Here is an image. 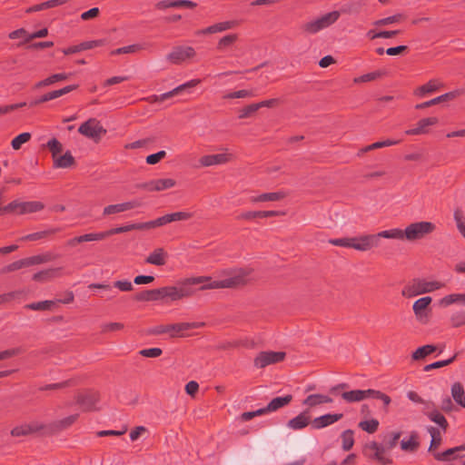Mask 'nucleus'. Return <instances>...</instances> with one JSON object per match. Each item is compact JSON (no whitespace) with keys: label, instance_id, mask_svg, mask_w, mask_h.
I'll use <instances>...</instances> for the list:
<instances>
[{"label":"nucleus","instance_id":"f257e3e1","mask_svg":"<svg viewBox=\"0 0 465 465\" xmlns=\"http://www.w3.org/2000/svg\"><path fill=\"white\" fill-rule=\"evenodd\" d=\"M245 284L244 272L242 270L226 271L216 278L209 277H186L179 282L177 287L171 291L178 289H235L241 288Z\"/></svg>","mask_w":465,"mask_h":465},{"label":"nucleus","instance_id":"f03ea898","mask_svg":"<svg viewBox=\"0 0 465 465\" xmlns=\"http://www.w3.org/2000/svg\"><path fill=\"white\" fill-rule=\"evenodd\" d=\"M436 229L434 223L427 221L411 223L405 228V241L414 242L425 239Z\"/></svg>","mask_w":465,"mask_h":465},{"label":"nucleus","instance_id":"7ed1b4c3","mask_svg":"<svg viewBox=\"0 0 465 465\" xmlns=\"http://www.w3.org/2000/svg\"><path fill=\"white\" fill-rule=\"evenodd\" d=\"M191 292H138L134 296L137 302H160L162 304H171L174 301L188 297Z\"/></svg>","mask_w":465,"mask_h":465},{"label":"nucleus","instance_id":"20e7f679","mask_svg":"<svg viewBox=\"0 0 465 465\" xmlns=\"http://www.w3.org/2000/svg\"><path fill=\"white\" fill-rule=\"evenodd\" d=\"M339 11H332L316 17L302 25L303 30L309 35H315L318 32L333 25L340 17Z\"/></svg>","mask_w":465,"mask_h":465},{"label":"nucleus","instance_id":"39448f33","mask_svg":"<svg viewBox=\"0 0 465 465\" xmlns=\"http://www.w3.org/2000/svg\"><path fill=\"white\" fill-rule=\"evenodd\" d=\"M52 257L48 253L36 254L15 261L2 269L3 273H9L24 270L32 266L40 265L51 261Z\"/></svg>","mask_w":465,"mask_h":465},{"label":"nucleus","instance_id":"423d86ee","mask_svg":"<svg viewBox=\"0 0 465 465\" xmlns=\"http://www.w3.org/2000/svg\"><path fill=\"white\" fill-rule=\"evenodd\" d=\"M78 132L84 137L98 142L106 133V130L96 118H89L79 126Z\"/></svg>","mask_w":465,"mask_h":465},{"label":"nucleus","instance_id":"0eeeda50","mask_svg":"<svg viewBox=\"0 0 465 465\" xmlns=\"http://www.w3.org/2000/svg\"><path fill=\"white\" fill-rule=\"evenodd\" d=\"M364 455L371 460H374L381 465H389L392 463V459L387 456V450L382 444L377 441H371L365 444L363 449Z\"/></svg>","mask_w":465,"mask_h":465},{"label":"nucleus","instance_id":"6e6552de","mask_svg":"<svg viewBox=\"0 0 465 465\" xmlns=\"http://www.w3.org/2000/svg\"><path fill=\"white\" fill-rule=\"evenodd\" d=\"M74 301V293L66 292L64 298L32 302L25 305L26 309L33 311H54L60 304H67Z\"/></svg>","mask_w":465,"mask_h":465},{"label":"nucleus","instance_id":"1a4fd4ad","mask_svg":"<svg viewBox=\"0 0 465 465\" xmlns=\"http://www.w3.org/2000/svg\"><path fill=\"white\" fill-rule=\"evenodd\" d=\"M285 357L286 353L284 351H261L254 358L253 364L256 368L263 369L268 365L282 361Z\"/></svg>","mask_w":465,"mask_h":465},{"label":"nucleus","instance_id":"9d476101","mask_svg":"<svg viewBox=\"0 0 465 465\" xmlns=\"http://www.w3.org/2000/svg\"><path fill=\"white\" fill-rule=\"evenodd\" d=\"M7 209L13 210L14 214H27L43 210L44 204L40 202L14 201L8 204Z\"/></svg>","mask_w":465,"mask_h":465},{"label":"nucleus","instance_id":"9b49d317","mask_svg":"<svg viewBox=\"0 0 465 465\" xmlns=\"http://www.w3.org/2000/svg\"><path fill=\"white\" fill-rule=\"evenodd\" d=\"M99 401L100 394L94 391H88L76 396V403L82 407L84 411L87 412L98 411L95 405Z\"/></svg>","mask_w":465,"mask_h":465},{"label":"nucleus","instance_id":"f8f14e48","mask_svg":"<svg viewBox=\"0 0 465 465\" xmlns=\"http://www.w3.org/2000/svg\"><path fill=\"white\" fill-rule=\"evenodd\" d=\"M194 54L195 51L191 46H176L167 54L166 59L173 64H181Z\"/></svg>","mask_w":465,"mask_h":465},{"label":"nucleus","instance_id":"ddd939ff","mask_svg":"<svg viewBox=\"0 0 465 465\" xmlns=\"http://www.w3.org/2000/svg\"><path fill=\"white\" fill-rule=\"evenodd\" d=\"M203 322H178L167 324V333L171 338L184 337L185 331L203 326Z\"/></svg>","mask_w":465,"mask_h":465},{"label":"nucleus","instance_id":"4468645a","mask_svg":"<svg viewBox=\"0 0 465 465\" xmlns=\"http://www.w3.org/2000/svg\"><path fill=\"white\" fill-rule=\"evenodd\" d=\"M231 160V154L228 153H217V154H206L203 155L199 159V164L201 167H212L215 165H222L227 163Z\"/></svg>","mask_w":465,"mask_h":465},{"label":"nucleus","instance_id":"2eb2a0df","mask_svg":"<svg viewBox=\"0 0 465 465\" xmlns=\"http://www.w3.org/2000/svg\"><path fill=\"white\" fill-rule=\"evenodd\" d=\"M431 298L429 296L418 299L413 304V311L417 319L421 322H426L430 312V304Z\"/></svg>","mask_w":465,"mask_h":465},{"label":"nucleus","instance_id":"dca6fc26","mask_svg":"<svg viewBox=\"0 0 465 465\" xmlns=\"http://www.w3.org/2000/svg\"><path fill=\"white\" fill-rule=\"evenodd\" d=\"M79 414H72L62 420L50 423L45 428L50 434H55L71 427L78 419Z\"/></svg>","mask_w":465,"mask_h":465},{"label":"nucleus","instance_id":"f3484780","mask_svg":"<svg viewBox=\"0 0 465 465\" xmlns=\"http://www.w3.org/2000/svg\"><path fill=\"white\" fill-rule=\"evenodd\" d=\"M45 426L42 423L33 422L15 426L10 431L13 437L27 436L44 430Z\"/></svg>","mask_w":465,"mask_h":465},{"label":"nucleus","instance_id":"a211bd4d","mask_svg":"<svg viewBox=\"0 0 465 465\" xmlns=\"http://www.w3.org/2000/svg\"><path fill=\"white\" fill-rule=\"evenodd\" d=\"M342 413H327L313 419L311 422L312 427L315 430H320L335 423L336 421L342 419Z\"/></svg>","mask_w":465,"mask_h":465},{"label":"nucleus","instance_id":"6ab92c4d","mask_svg":"<svg viewBox=\"0 0 465 465\" xmlns=\"http://www.w3.org/2000/svg\"><path fill=\"white\" fill-rule=\"evenodd\" d=\"M176 185V181L171 178L152 180L142 185L143 188H147L150 191L161 192L171 189Z\"/></svg>","mask_w":465,"mask_h":465},{"label":"nucleus","instance_id":"aec40b11","mask_svg":"<svg viewBox=\"0 0 465 465\" xmlns=\"http://www.w3.org/2000/svg\"><path fill=\"white\" fill-rule=\"evenodd\" d=\"M138 205L139 204L136 202H125L122 203L109 204L104 208L103 215L110 216L117 214L123 212L129 211L134 207H137Z\"/></svg>","mask_w":465,"mask_h":465},{"label":"nucleus","instance_id":"412c9836","mask_svg":"<svg viewBox=\"0 0 465 465\" xmlns=\"http://www.w3.org/2000/svg\"><path fill=\"white\" fill-rule=\"evenodd\" d=\"M237 23L235 21H224L214 24L211 26H208L204 29H202L197 32V35H213L217 33H222L226 30H230L235 27Z\"/></svg>","mask_w":465,"mask_h":465},{"label":"nucleus","instance_id":"4be33fe9","mask_svg":"<svg viewBox=\"0 0 465 465\" xmlns=\"http://www.w3.org/2000/svg\"><path fill=\"white\" fill-rule=\"evenodd\" d=\"M375 239V236H368V234H361L356 237H351V248L359 252L370 251L371 242Z\"/></svg>","mask_w":465,"mask_h":465},{"label":"nucleus","instance_id":"5701e85b","mask_svg":"<svg viewBox=\"0 0 465 465\" xmlns=\"http://www.w3.org/2000/svg\"><path fill=\"white\" fill-rule=\"evenodd\" d=\"M432 407H434V403H431ZM423 414L428 417V419L438 424L440 428L446 432L449 423L446 418L442 413H440L437 409L433 408L431 411H423Z\"/></svg>","mask_w":465,"mask_h":465},{"label":"nucleus","instance_id":"b1692460","mask_svg":"<svg viewBox=\"0 0 465 465\" xmlns=\"http://www.w3.org/2000/svg\"><path fill=\"white\" fill-rule=\"evenodd\" d=\"M310 424L309 411H303L296 417L291 419L287 426L292 430H302Z\"/></svg>","mask_w":465,"mask_h":465},{"label":"nucleus","instance_id":"393cba45","mask_svg":"<svg viewBox=\"0 0 465 465\" xmlns=\"http://www.w3.org/2000/svg\"><path fill=\"white\" fill-rule=\"evenodd\" d=\"M104 44V40H94L88 42H83L80 45L71 46L69 48L64 49L63 52L64 54H76L84 50L92 49L97 46H101Z\"/></svg>","mask_w":465,"mask_h":465},{"label":"nucleus","instance_id":"a878e982","mask_svg":"<svg viewBox=\"0 0 465 465\" xmlns=\"http://www.w3.org/2000/svg\"><path fill=\"white\" fill-rule=\"evenodd\" d=\"M77 88V85L75 84H73V85H67L62 89H59V90H55V91H53V92H50L45 95H43L39 100H36L33 103V104H40V103H45V102H47L49 100H53V99H55V98H58L65 94H68L69 92L74 90Z\"/></svg>","mask_w":465,"mask_h":465},{"label":"nucleus","instance_id":"bb28decb","mask_svg":"<svg viewBox=\"0 0 465 465\" xmlns=\"http://www.w3.org/2000/svg\"><path fill=\"white\" fill-rule=\"evenodd\" d=\"M459 94H460V93L458 91L450 92V93L444 94L440 96H438L436 98H433L428 102L417 104L416 108L423 109V108H426V107H429V106H431V105H434V104H440L442 102L450 101V100L455 99Z\"/></svg>","mask_w":465,"mask_h":465},{"label":"nucleus","instance_id":"cd10ccee","mask_svg":"<svg viewBox=\"0 0 465 465\" xmlns=\"http://www.w3.org/2000/svg\"><path fill=\"white\" fill-rule=\"evenodd\" d=\"M293 397L292 394H287L282 397H276L273 398L266 406V410L270 412L276 411L281 408H283L284 406H287L290 404L292 401Z\"/></svg>","mask_w":465,"mask_h":465},{"label":"nucleus","instance_id":"c85d7f7f","mask_svg":"<svg viewBox=\"0 0 465 465\" xmlns=\"http://www.w3.org/2000/svg\"><path fill=\"white\" fill-rule=\"evenodd\" d=\"M444 285L440 282L437 281H426V280H417L414 282L413 288L415 291H435L443 288Z\"/></svg>","mask_w":465,"mask_h":465},{"label":"nucleus","instance_id":"c756f323","mask_svg":"<svg viewBox=\"0 0 465 465\" xmlns=\"http://www.w3.org/2000/svg\"><path fill=\"white\" fill-rule=\"evenodd\" d=\"M156 6L159 9H166L169 7H180V6L193 8L196 6V4L190 0H171V1L163 0V1H160L159 3H157Z\"/></svg>","mask_w":465,"mask_h":465},{"label":"nucleus","instance_id":"7c9ffc66","mask_svg":"<svg viewBox=\"0 0 465 465\" xmlns=\"http://www.w3.org/2000/svg\"><path fill=\"white\" fill-rule=\"evenodd\" d=\"M438 123V119L436 117H430L422 119L419 122L418 126L414 129L408 130L406 132L407 134L417 135L425 134L427 132L426 128L428 126L434 125Z\"/></svg>","mask_w":465,"mask_h":465},{"label":"nucleus","instance_id":"2f4dec72","mask_svg":"<svg viewBox=\"0 0 465 465\" xmlns=\"http://www.w3.org/2000/svg\"><path fill=\"white\" fill-rule=\"evenodd\" d=\"M451 396L457 404L465 409V391L460 382L457 381L452 384Z\"/></svg>","mask_w":465,"mask_h":465},{"label":"nucleus","instance_id":"473e14b6","mask_svg":"<svg viewBox=\"0 0 465 465\" xmlns=\"http://www.w3.org/2000/svg\"><path fill=\"white\" fill-rule=\"evenodd\" d=\"M420 447V442L418 441V433L416 431H412L411 433L410 439H403L401 441V449L404 451L408 452H415Z\"/></svg>","mask_w":465,"mask_h":465},{"label":"nucleus","instance_id":"72a5a7b5","mask_svg":"<svg viewBox=\"0 0 465 465\" xmlns=\"http://www.w3.org/2000/svg\"><path fill=\"white\" fill-rule=\"evenodd\" d=\"M166 257V252L163 248H157L146 258V262L161 266L165 263Z\"/></svg>","mask_w":465,"mask_h":465},{"label":"nucleus","instance_id":"f704fd0d","mask_svg":"<svg viewBox=\"0 0 465 465\" xmlns=\"http://www.w3.org/2000/svg\"><path fill=\"white\" fill-rule=\"evenodd\" d=\"M332 402V399L327 395L323 394H311L306 397L303 401L304 405H308L310 407H314L322 403H331Z\"/></svg>","mask_w":465,"mask_h":465},{"label":"nucleus","instance_id":"c9c22d12","mask_svg":"<svg viewBox=\"0 0 465 465\" xmlns=\"http://www.w3.org/2000/svg\"><path fill=\"white\" fill-rule=\"evenodd\" d=\"M59 270V268H49L40 271L33 275V280L43 282L50 281L58 273Z\"/></svg>","mask_w":465,"mask_h":465},{"label":"nucleus","instance_id":"e433bc0d","mask_svg":"<svg viewBox=\"0 0 465 465\" xmlns=\"http://www.w3.org/2000/svg\"><path fill=\"white\" fill-rule=\"evenodd\" d=\"M341 448L344 451H349L354 445V431L351 429L342 431L341 435Z\"/></svg>","mask_w":465,"mask_h":465},{"label":"nucleus","instance_id":"4c0bfd02","mask_svg":"<svg viewBox=\"0 0 465 465\" xmlns=\"http://www.w3.org/2000/svg\"><path fill=\"white\" fill-rule=\"evenodd\" d=\"M378 236H381L382 238L386 239H397L405 241V229L401 230L399 228H394L391 230H386L378 232Z\"/></svg>","mask_w":465,"mask_h":465},{"label":"nucleus","instance_id":"58836bf2","mask_svg":"<svg viewBox=\"0 0 465 465\" xmlns=\"http://www.w3.org/2000/svg\"><path fill=\"white\" fill-rule=\"evenodd\" d=\"M452 303H460L465 305V294L450 293L440 300V304L443 306H449Z\"/></svg>","mask_w":465,"mask_h":465},{"label":"nucleus","instance_id":"ea45409f","mask_svg":"<svg viewBox=\"0 0 465 465\" xmlns=\"http://www.w3.org/2000/svg\"><path fill=\"white\" fill-rule=\"evenodd\" d=\"M341 397L349 403L358 402L363 400V392L362 390H352L342 392Z\"/></svg>","mask_w":465,"mask_h":465},{"label":"nucleus","instance_id":"a19ab883","mask_svg":"<svg viewBox=\"0 0 465 465\" xmlns=\"http://www.w3.org/2000/svg\"><path fill=\"white\" fill-rule=\"evenodd\" d=\"M436 346L432 344H427L421 347H419L413 353H412V359L415 361L420 360L425 358L426 356L430 355V353L434 352L436 351Z\"/></svg>","mask_w":465,"mask_h":465},{"label":"nucleus","instance_id":"79ce46f5","mask_svg":"<svg viewBox=\"0 0 465 465\" xmlns=\"http://www.w3.org/2000/svg\"><path fill=\"white\" fill-rule=\"evenodd\" d=\"M283 197H284V193L282 192L267 193H262L256 197H252V201L254 203L267 202V201L275 202V201L282 200Z\"/></svg>","mask_w":465,"mask_h":465},{"label":"nucleus","instance_id":"37998d69","mask_svg":"<svg viewBox=\"0 0 465 465\" xmlns=\"http://www.w3.org/2000/svg\"><path fill=\"white\" fill-rule=\"evenodd\" d=\"M441 86V84L436 81V80H431L430 81L428 84L419 87L417 90H416V94L418 95H420V96H423L427 94H430V93H433L435 92L436 90H438L440 87Z\"/></svg>","mask_w":465,"mask_h":465},{"label":"nucleus","instance_id":"c03bdc74","mask_svg":"<svg viewBox=\"0 0 465 465\" xmlns=\"http://www.w3.org/2000/svg\"><path fill=\"white\" fill-rule=\"evenodd\" d=\"M132 230H143V223H132V224L117 227V228H114V229H111L109 231H106V233H107V236H110V235H113V234H115V233L127 232L132 231Z\"/></svg>","mask_w":465,"mask_h":465},{"label":"nucleus","instance_id":"a18cd8bd","mask_svg":"<svg viewBox=\"0 0 465 465\" xmlns=\"http://www.w3.org/2000/svg\"><path fill=\"white\" fill-rule=\"evenodd\" d=\"M169 223H171L170 215L165 214V215L159 217L153 221L143 223V230H149V229H153L155 227L163 226Z\"/></svg>","mask_w":465,"mask_h":465},{"label":"nucleus","instance_id":"49530a36","mask_svg":"<svg viewBox=\"0 0 465 465\" xmlns=\"http://www.w3.org/2000/svg\"><path fill=\"white\" fill-rule=\"evenodd\" d=\"M427 430L431 437V440H430V448H429V450H431L432 449H436L441 443L440 431L439 429L432 427V426L429 427L427 429Z\"/></svg>","mask_w":465,"mask_h":465},{"label":"nucleus","instance_id":"de8ad7c7","mask_svg":"<svg viewBox=\"0 0 465 465\" xmlns=\"http://www.w3.org/2000/svg\"><path fill=\"white\" fill-rule=\"evenodd\" d=\"M401 436V431H393L390 434L389 440H384L383 443L381 444L384 447V449L389 452L397 446Z\"/></svg>","mask_w":465,"mask_h":465},{"label":"nucleus","instance_id":"09e8293b","mask_svg":"<svg viewBox=\"0 0 465 465\" xmlns=\"http://www.w3.org/2000/svg\"><path fill=\"white\" fill-rule=\"evenodd\" d=\"M379 420L376 419H371L369 420H362L359 422V428L368 433H374L377 431L379 428Z\"/></svg>","mask_w":465,"mask_h":465},{"label":"nucleus","instance_id":"8fccbe9b","mask_svg":"<svg viewBox=\"0 0 465 465\" xmlns=\"http://www.w3.org/2000/svg\"><path fill=\"white\" fill-rule=\"evenodd\" d=\"M403 18V15L401 14H397L386 18L379 19L373 22V25L380 27V26H386L392 24L399 23Z\"/></svg>","mask_w":465,"mask_h":465},{"label":"nucleus","instance_id":"3c124183","mask_svg":"<svg viewBox=\"0 0 465 465\" xmlns=\"http://www.w3.org/2000/svg\"><path fill=\"white\" fill-rule=\"evenodd\" d=\"M460 450H465V445H460L455 448L448 449L443 452H437L434 453L433 455L437 460H450V456L453 455L454 453Z\"/></svg>","mask_w":465,"mask_h":465},{"label":"nucleus","instance_id":"603ef678","mask_svg":"<svg viewBox=\"0 0 465 465\" xmlns=\"http://www.w3.org/2000/svg\"><path fill=\"white\" fill-rule=\"evenodd\" d=\"M74 163V159L70 152H65L63 157L57 159V163L54 165L56 168H68Z\"/></svg>","mask_w":465,"mask_h":465},{"label":"nucleus","instance_id":"864d4df0","mask_svg":"<svg viewBox=\"0 0 465 465\" xmlns=\"http://www.w3.org/2000/svg\"><path fill=\"white\" fill-rule=\"evenodd\" d=\"M201 83L200 79H193L190 80L183 84H180L179 86L173 89V93L175 94V95L180 94L183 92H189L190 89L195 87Z\"/></svg>","mask_w":465,"mask_h":465},{"label":"nucleus","instance_id":"5fc2aeb1","mask_svg":"<svg viewBox=\"0 0 465 465\" xmlns=\"http://www.w3.org/2000/svg\"><path fill=\"white\" fill-rule=\"evenodd\" d=\"M454 221L457 226L458 231L465 239V219L463 217V213L460 210H456L454 212Z\"/></svg>","mask_w":465,"mask_h":465},{"label":"nucleus","instance_id":"6e6d98bb","mask_svg":"<svg viewBox=\"0 0 465 465\" xmlns=\"http://www.w3.org/2000/svg\"><path fill=\"white\" fill-rule=\"evenodd\" d=\"M94 287L100 288V289L115 288V289H119L120 291H130L132 289V283H131V282H129L127 280H121V281L115 282L113 286L95 285Z\"/></svg>","mask_w":465,"mask_h":465},{"label":"nucleus","instance_id":"4d7b16f0","mask_svg":"<svg viewBox=\"0 0 465 465\" xmlns=\"http://www.w3.org/2000/svg\"><path fill=\"white\" fill-rule=\"evenodd\" d=\"M31 138L29 133H22L12 140V147L14 150H19L21 146L27 143Z\"/></svg>","mask_w":465,"mask_h":465},{"label":"nucleus","instance_id":"13d9d810","mask_svg":"<svg viewBox=\"0 0 465 465\" xmlns=\"http://www.w3.org/2000/svg\"><path fill=\"white\" fill-rule=\"evenodd\" d=\"M74 385H76L75 380L71 379V380H67V381H62V382H58V383L48 384V385H46L45 387L40 388V390L41 391L58 390V389H63V388H65V387L74 386Z\"/></svg>","mask_w":465,"mask_h":465},{"label":"nucleus","instance_id":"bf43d9fd","mask_svg":"<svg viewBox=\"0 0 465 465\" xmlns=\"http://www.w3.org/2000/svg\"><path fill=\"white\" fill-rule=\"evenodd\" d=\"M124 328V325L122 322L104 323L101 325V332L106 333V332L119 331H122Z\"/></svg>","mask_w":465,"mask_h":465},{"label":"nucleus","instance_id":"052dcab7","mask_svg":"<svg viewBox=\"0 0 465 465\" xmlns=\"http://www.w3.org/2000/svg\"><path fill=\"white\" fill-rule=\"evenodd\" d=\"M456 357H457V354L453 355L451 358H450L448 360L439 361H435L433 363L428 364L424 367V371H430L433 369H438V368L447 366V365L452 363L455 361Z\"/></svg>","mask_w":465,"mask_h":465},{"label":"nucleus","instance_id":"680f3d73","mask_svg":"<svg viewBox=\"0 0 465 465\" xmlns=\"http://www.w3.org/2000/svg\"><path fill=\"white\" fill-rule=\"evenodd\" d=\"M237 40L236 35H227L222 37L218 42V49L224 50L231 46Z\"/></svg>","mask_w":465,"mask_h":465},{"label":"nucleus","instance_id":"e2e57ef3","mask_svg":"<svg viewBox=\"0 0 465 465\" xmlns=\"http://www.w3.org/2000/svg\"><path fill=\"white\" fill-rule=\"evenodd\" d=\"M381 75V73L379 71L369 73V74H363V75L354 78V83L359 84V83L374 81L377 78H379Z\"/></svg>","mask_w":465,"mask_h":465},{"label":"nucleus","instance_id":"0e129e2a","mask_svg":"<svg viewBox=\"0 0 465 465\" xmlns=\"http://www.w3.org/2000/svg\"><path fill=\"white\" fill-rule=\"evenodd\" d=\"M254 94L249 90H239L236 92L227 94L224 98L226 99H233V98H248L252 97Z\"/></svg>","mask_w":465,"mask_h":465},{"label":"nucleus","instance_id":"69168bd1","mask_svg":"<svg viewBox=\"0 0 465 465\" xmlns=\"http://www.w3.org/2000/svg\"><path fill=\"white\" fill-rule=\"evenodd\" d=\"M451 325L453 327H460L465 324V312H458L450 317Z\"/></svg>","mask_w":465,"mask_h":465},{"label":"nucleus","instance_id":"338daca9","mask_svg":"<svg viewBox=\"0 0 465 465\" xmlns=\"http://www.w3.org/2000/svg\"><path fill=\"white\" fill-rule=\"evenodd\" d=\"M139 353L143 357L156 358L162 355L163 351L160 348H149L140 351Z\"/></svg>","mask_w":465,"mask_h":465},{"label":"nucleus","instance_id":"774afa93","mask_svg":"<svg viewBox=\"0 0 465 465\" xmlns=\"http://www.w3.org/2000/svg\"><path fill=\"white\" fill-rule=\"evenodd\" d=\"M47 147L50 150V152L52 153V154H55L57 153H62L63 152V145L56 139L50 140L47 143Z\"/></svg>","mask_w":465,"mask_h":465}]
</instances>
